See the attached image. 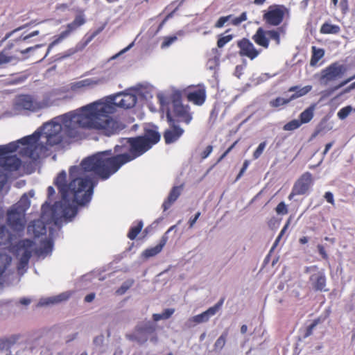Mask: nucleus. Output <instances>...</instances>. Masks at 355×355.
<instances>
[{
	"mask_svg": "<svg viewBox=\"0 0 355 355\" xmlns=\"http://www.w3.org/2000/svg\"><path fill=\"white\" fill-rule=\"evenodd\" d=\"M87 202L79 203L75 200L72 196H69L62 200L55 202L51 207L52 214L57 218H71L76 216L77 213V205H85Z\"/></svg>",
	"mask_w": 355,
	"mask_h": 355,
	"instance_id": "nucleus-5",
	"label": "nucleus"
},
{
	"mask_svg": "<svg viewBox=\"0 0 355 355\" xmlns=\"http://www.w3.org/2000/svg\"><path fill=\"white\" fill-rule=\"evenodd\" d=\"M17 147L18 146L13 143H10L6 146H0V155L14 152L17 150Z\"/></svg>",
	"mask_w": 355,
	"mask_h": 355,
	"instance_id": "nucleus-40",
	"label": "nucleus"
},
{
	"mask_svg": "<svg viewBox=\"0 0 355 355\" xmlns=\"http://www.w3.org/2000/svg\"><path fill=\"white\" fill-rule=\"evenodd\" d=\"M200 212L198 211L197 212L195 216L193 217H191L189 220V228H192L193 227V225H195V223H196L197 220L198 219V218L200 217Z\"/></svg>",
	"mask_w": 355,
	"mask_h": 355,
	"instance_id": "nucleus-59",
	"label": "nucleus"
},
{
	"mask_svg": "<svg viewBox=\"0 0 355 355\" xmlns=\"http://www.w3.org/2000/svg\"><path fill=\"white\" fill-rule=\"evenodd\" d=\"M311 58L310 60V64L311 66H315L319 60L324 55V50L323 49L317 48L315 46L311 47Z\"/></svg>",
	"mask_w": 355,
	"mask_h": 355,
	"instance_id": "nucleus-30",
	"label": "nucleus"
},
{
	"mask_svg": "<svg viewBox=\"0 0 355 355\" xmlns=\"http://www.w3.org/2000/svg\"><path fill=\"white\" fill-rule=\"evenodd\" d=\"M232 35H219L217 40V46L220 49L223 48L226 44L233 39Z\"/></svg>",
	"mask_w": 355,
	"mask_h": 355,
	"instance_id": "nucleus-39",
	"label": "nucleus"
},
{
	"mask_svg": "<svg viewBox=\"0 0 355 355\" xmlns=\"http://www.w3.org/2000/svg\"><path fill=\"white\" fill-rule=\"evenodd\" d=\"M137 101V98L135 94L131 93H119L114 95L112 98L111 103L105 102H94L93 103H103L107 104L112 107V112L107 113L106 116L107 118H110L112 120L116 121L121 126L114 135L118 134L121 130L125 128V125L119 120L112 117L110 114H113L116 111L115 107H118L123 109H130L133 107Z\"/></svg>",
	"mask_w": 355,
	"mask_h": 355,
	"instance_id": "nucleus-4",
	"label": "nucleus"
},
{
	"mask_svg": "<svg viewBox=\"0 0 355 355\" xmlns=\"http://www.w3.org/2000/svg\"><path fill=\"white\" fill-rule=\"evenodd\" d=\"M171 102L174 116L177 117L179 121L186 124L190 123L193 119L192 113L190 112L189 105H184L182 103V95L180 92L173 93Z\"/></svg>",
	"mask_w": 355,
	"mask_h": 355,
	"instance_id": "nucleus-7",
	"label": "nucleus"
},
{
	"mask_svg": "<svg viewBox=\"0 0 355 355\" xmlns=\"http://www.w3.org/2000/svg\"><path fill=\"white\" fill-rule=\"evenodd\" d=\"M352 110L353 108L351 105L345 106L338 111L337 116L341 120L345 119Z\"/></svg>",
	"mask_w": 355,
	"mask_h": 355,
	"instance_id": "nucleus-42",
	"label": "nucleus"
},
{
	"mask_svg": "<svg viewBox=\"0 0 355 355\" xmlns=\"http://www.w3.org/2000/svg\"><path fill=\"white\" fill-rule=\"evenodd\" d=\"M42 46V45L37 44V45H35V46L28 47V48H26L24 50L21 51V53L22 54H26V53H28V52H30V51H33V50H34L35 49L41 47Z\"/></svg>",
	"mask_w": 355,
	"mask_h": 355,
	"instance_id": "nucleus-64",
	"label": "nucleus"
},
{
	"mask_svg": "<svg viewBox=\"0 0 355 355\" xmlns=\"http://www.w3.org/2000/svg\"><path fill=\"white\" fill-rule=\"evenodd\" d=\"M175 312L173 309H166L162 313L164 320L169 318Z\"/></svg>",
	"mask_w": 355,
	"mask_h": 355,
	"instance_id": "nucleus-60",
	"label": "nucleus"
},
{
	"mask_svg": "<svg viewBox=\"0 0 355 355\" xmlns=\"http://www.w3.org/2000/svg\"><path fill=\"white\" fill-rule=\"evenodd\" d=\"M110 112L112 107L107 104L89 103L66 113L61 116L62 124L54 121L46 123L43 132H35L19 139V143L26 146L22 153L36 161L49 147L64 148L72 142L89 138L92 133L104 137L114 135L121 126L107 117L106 114Z\"/></svg>",
	"mask_w": 355,
	"mask_h": 355,
	"instance_id": "nucleus-1",
	"label": "nucleus"
},
{
	"mask_svg": "<svg viewBox=\"0 0 355 355\" xmlns=\"http://www.w3.org/2000/svg\"><path fill=\"white\" fill-rule=\"evenodd\" d=\"M8 230L4 225L0 226V244L3 243L6 240V235Z\"/></svg>",
	"mask_w": 355,
	"mask_h": 355,
	"instance_id": "nucleus-52",
	"label": "nucleus"
},
{
	"mask_svg": "<svg viewBox=\"0 0 355 355\" xmlns=\"http://www.w3.org/2000/svg\"><path fill=\"white\" fill-rule=\"evenodd\" d=\"M354 79H355V74H354L353 76H352V77H350V78H347V80H345L343 81L342 83H340V84H339V85L336 87V89H338V88H340V87H343L344 85H345L346 84H347L348 83H349L350 81H352V80H354Z\"/></svg>",
	"mask_w": 355,
	"mask_h": 355,
	"instance_id": "nucleus-62",
	"label": "nucleus"
},
{
	"mask_svg": "<svg viewBox=\"0 0 355 355\" xmlns=\"http://www.w3.org/2000/svg\"><path fill=\"white\" fill-rule=\"evenodd\" d=\"M291 218H289L288 219V220L286 221V224L284 225V226L283 227V228L282 229V230L280 231L278 236L277 237L274 244H273V246H272V249H274L279 243V242L280 241L282 237L284 236V234H285V232H286V230H288L289 225H290V223H291Z\"/></svg>",
	"mask_w": 355,
	"mask_h": 355,
	"instance_id": "nucleus-43",
	"label": "nucleus"
},
{
	"mask_svg": "<svg viewBox=\"0 0 355 355\" xmlns=\"http://www.w3.org/2000/svg\"><path fill=\"white\" fill-rule=\"evenodd\" d=\"M313 184L312 174L310 172L304 173L294 183L288 198L291 200L295 196L306 194Z\"/></svg>",
	"mask_w": 355,
	"mask_h": 355,
	"instance_id": "nucleus-10",
	"label": "nucleus"
},
{
	"mask_svg": "<svg viewBox=\"0 0 355 355\" xmlns=\"http://www.w3.org/2000/svg\"><path fill=\"white\" fill-rule=\"evenodd\" d=\"M317 103H312L300 113L299 120L302 124L308 123L313 119Z\"/></svg>",
	"mask_w": 355,
	"mask_h": 355,
	"instance_id": "nucleus-26",
	"label": "nucleus"
},
{
	"mask_svg": "<svg viewBox=\"0 0 355 355\" xmlns=\"http://www.w3.org/2000/svg\"><path fill=\"white\" fill-rule=\"evenodd\" d=\"M166 116L169 128L164 131L163 137L165 143L170 144L177 141L184 134V130L179 125L175 124V121L169 109L166 112Z\"/></svg>",
	"mask_w": 355,
	"mask_h": 355,
	"instance_id": "nucleus-11",
	"label": "nucleus"
},
{
	"mask_svg": "<svg viewBox=\"0 0 355 355\" xmlns=\"http://www.w3.org/2000/svg\"><path fill=\"white\" fill-rule=\"evenodd\" d=\"M103 29H104V26H101V27L98 28V29H96V31H94L89 35H86L85 44H87L90 42H92L96 36H97L101 32L103 31Z\"/></svg>",
	"mask_w": 355,
	"mask_h": 355,
	"instance_id": "nucleus-51",
	"label": "nucleus"
},
{
	"mask_svg": "<svg viewBox=\"0 0 355 355\" xmlns=\"http://www.w3.org/2000/svg\"><path fill=\"white\" fill-rule=\"evenodd\" d=\"M174 227L175 226H172L168 230V231L162 236L159 241V243L156 246L148 248L146 250H144V252H143L144 256L146 258H149L159 254L162 250L163 248L164 247L168 241V236H166V234L171 230H172L174 228Z\"/></svg>",
	"mask_w": 355,
	"mask_h": 355,
	"instance_id": "nucleus-21",
	"label": "nucleus"
},
{
	"mask_svg": "<svg viewBox=\"0 0 355 355\" xmlns=\"http://www.w3.org/2000/svg\"><path fill=\"white\" fill-rule=\"evenodd\" d=\"M248 19L246 12H242L239 17L232 18L231 24L234 26H239Z\"/></svg>",
	"mask_w": 355,
	"mask_h": 355,
	"instance_id": "nucleus-44",
	"label": "nucleus"
},
{
	"mask_svg": "<svg viewBox=\"0 0 355 355\" xmlns=\"http://www.w3.org/2000/svg\"><path fill=\"white\" fill-rule=\"evenodd\" d=\"M275 211L279 215H286L288 214V210L284 202H281L276 207Z\"/></svg>",
	"mask_w": 355,
	"mask_h": 355,
	"instance_id": "nucleus-48",
	"label": "nucleus"
},
{
	"mask_svg": "<svg viewBox=\"0 0 355 355\" xmlns=\"http://www.w3.org/2000/svg\"><path fill=\"white\" fill-rule=\"evenodd\" d=\"M12 46H7L0 51V69L7 68L10 64L18 62V58L10 50Z\"/></svg>",
	"mask_w": 355,
	"mask_h": 355,
	"instance_id": "nucleus-18",
	"label": "nucleus"
},
{
	"mask_svg": "<svg viewBox=\"0 0 355 355\" xmlns=\"http://www.w3.org/2000/svg\"><path fill=\"white\" fill-rule=\"evenodd\" d=\"M128 339L132 341H136L140 345H143L148 340V337L145 334H139L135 331V333L128 336Z\"/></svg>",
	"mask_w": 355,
	"mask_h": 355,
	"instance_id": "nucleus-34",
	"label": "nucleus"
},
{
	"mask_svg": "<svg viewBox=\"0 0 355 355\" xmlns=\"http://www.w3.org/2000/svg\"><path fill=\"white\" fill-rule=\"evenodd\" d=\"M183 190V185L173 187L169 192L167 198L162 204L164 211L168 209L173 203H174L181 195Z\"/></svg>",
	"mask_w": 355,
	"mask_h": 355,
	"instance_id": "nucleus-22",
	"label": "nucleus"
},
{
	"mask_svg": "<svg viewBox=\"0 0 355 355\" xmlns=\"http://www.w3.org/2000/svg\"><path fill=\"white\" fill-rule=\"evenodd\" d=\"M232 18V15L227 16L220 17L214 24V27L216 28H223L226 22Z\"/></svg>",
	"mask_w": 355,
	"mask_h": 355,
	"instance_id": "nucleus-45",
	"label": "nucleus"
},
{
	"mask_svg": "<svg viewBox=\"0 0 355 355\" xmlns=\"http://www.w3.org/2000/svg\"><path fill=\"white\" fill-rule=\"evenodd\" d=\"M42 248L40 250L41 254L50 253L53 250V241L51 240H45L42 243Z\"/></svg>",
	"mask_w": 355,
	"mask_h": 355,
	"instance_id": "nucleus-41",
	"label": "nucleus"
},
{
	"mask_svg": "<svg viewBox=\"0 0 355 355\" xmlns=\"http://www.w3.org/2000/svg\"><path fill=\"white\" fill-rule=\"evenodd\" d=\"M94 298H95V293H91L85 297L84 300L85 302H91L94 300Z\"/></svg>",
	"mask_w": 355,
	"mask_h": 355,
	"instance_id": "nucleus-63",
	"label": "nucleus"
},
{
	"mask_svg": "<svg viewBox=\"0 0 355 355\" xmlns=\"http://www.w3.org/2000/svg\"><path fill=\"white\" fill-rule=\"evenodd\" d=\"M30 207V200L26 194H24L20 200L12 207L25 214Z\"/></svg>",
	"mask_w": 355,
	"mask_h": 355,
	"instance_id": "nucleus-31",
	"label": "nucleus"
},
{
	"mask_svg": "<svg viewBox=\"0 0 355 355\" xmlns=\"http://www.w3.org/2000/svg\"><path fill=\"white\" fill-rule=\"evenodd\" d=\"M7 223L14 231L23 230L25 226V214L12 207L7 213Z\"/></svg>",
	"mask_w": 355,
	"mask_h": 355,
	"instance_id": "nucleus-13",
	"label": "nucleus"
},
{
	"mask_svg": "<svg viewBox=\"0 0 355 355\" xmlns=\"http://www.w3.org/2000/svg\"><path fill=\"white\" fill-rule=\"evenodd\" d=\"M133 282H124L116 291L117 295H123L132 286Z\"/></svg>",
	"mask_w": 355,
	"mask_h": 355,
	"instance_id": "nucleus-49",
	"label": "nucleus"
},
{
	"mask_svg": "<svg viewBox=\"0 0 355 355\" xmlns=\"http://www.w3.org/2000/svg\"><path fill=\"white\" fill-rule=\"evenodd\" d=\"M321 322H322L321 319L320 318H318L315 319L310 325L307 326L304 329V335H303L304 338H308L309 336H310L311 335H312L313 331L315 329V327L318 324H320Z\"/></svg>",
	"mask_w": 355,
	"mask_h": 355,
	"instance_id": "nucleus-38",
	"label": "nucleus"
},
{
	"mask_svg": "<svg viewBox=\"0 0 355 355\" xmlns=\"http://www.w3.org/2000/svg\"><path fill=\"white\" fill-rule=\"evenodd\" d=\"M228 336V330L226 329L225 331L223 332V334L220 335V336L216 340L214 344V348L215 349H222L223 347L225 345L226 339Z\"/></svg>",
	"mask_w": 355,
	"mask_h": 355,
	"instance_id": "nucleus-36",
	"label": "nucleus"
},
{
	"mask_svg": "<svg viewBox=\"0 0 355 355\" xmlns=\"http://www.w3.org/2000/svg\"><path fill=\"white\" fill-rule=\"evenodd\" d=\"M141 137L146 141L149 149L160 139V135L155 129H145L144 135Z\"/></svg>",
	"mask_w": 355,
	"mask_h": 355,
	"instance_id": "nucleus-24",
	"label": "nucleus"
},
{
	"mask_svg": "<svg viewBox=\"0 0 355 355\" xmlns=\"http://www.w3.org/2000/svg\"><path fill=\"white\" fill-rule=\"evenodd\" d=\"M324 199L332 205H335L334 194L331 191L325 192L324 195Z\"/></svg>",
	"mask_w": 355,
	"mask_h": 355,
	"instance_id": "nucleus-54",
	"label": "nucleus"
},
{
	"mask_svg": "<svg viewBox=\"0 0 355 355\" xmlns=\"http://www.w3.org/2000/svg\"><path fill=\"white\" fill-rule=\"evenodd\" d=\"M340 7L343 14H345L349 10L348 0H340Z\"/></svg>",
	"mask_w": 355,
	"mask_h": 355,
	"instance_id": "nucleus-57",
	"label": "nucleus"
},
{
	"mask_svg": "<svg viewBox=\"0 0 355 355\" xmlns=\"http://www.w3.org/2000/svg\"><path fill=\"white\" fill-rule=\"evenodd\" d=\"M252 39L258 46L268 49L270 40H274L277 45L280 44V33L277 30H265L259 27L252 35Z\"/></svg>",
	"mask_w": 355,
	"mask_h": 355,
	"instance_id": "nucleus-9",
	"label": "nucleus"
},
{
	"mask_svg": "<svg viewBox=\"0 0 355 355\" xmlns=\"http://www.w3.org/2000/svg\"><path fill=\"white\" fill-rule=\"evenodd\" d=\"M237 46L239 49V55L247 57L250 60H254L260 53V51L254 47V44L245 37L237 42Z\"/></svg>",
	"mask_w": 355,
	"mask_h": 355,
	"instance_id": "nucleus-15",
	"label": "nucleus"
},
{
	"mask_svg": "<svg viewBox=\"0 0 355 355\" xmlns=\"http://www.w3.org/2000/svg\"><path fill=\"white\" fill-rule=\"evenodd\" d=\"M291 102L290 98H284L282 97H277L269 102L270 106L274 108L279 107L287 105Z\"/></svg>",
	"mask_w": 355,
	"mask_h": 355,
	"instance_id": "nucleus-35",
	"label": "nucleus"
},
{
	"mask_svg": "<svg viewBox=\"0 0 355 355\" xmlns=\"http://www.w3.org/2000/svg\"><path fill=\"white\" fill-rule=\"evenodd\" d=\"M289 10L284 5L273 4L270 6L263 15V20L271 26H278L284 21Z\"/></svg>",
	"mask_w": 355,
	"mask_h": 355,
	"instance_id": "nucleus-6",
	"label": "nucleus"
},
{
	"mask_svg": "<svg viewBox=\"0 0 355 355\" xmlns=\"http://www.w3.org/2000/svg\"><path fill=\"white\" fill-rule=\"evenodd\" d=\"M19 336L14 335L9 338L0 339V349H10L17 341Z\"/></svg>",
	"mask_w": 355,
	"mask_h": 355,
	"instance_id": "nucleus-33",
	"label": "nucleus"
},
{
	"mask_svg": "<svg viewBox=\"0 0 355 355\" xmlns=\"http://www.w3.org/2000/svg\"><path fill=\"white\" fill-rule=\"evenodd\" d=\"M144 224L141 220L137 221L133 224V225L130 228V230L128 233L127 236L130 240H135L137 235L141 232L143 228Z\"/></svg>",
	"mask_w": 355,
	"mask_h": 355,
	"instance_id": "nucleus-32",
	"label": "nucleus"
},
{
	"mask_svg": "<svg viewBox=\"0 0 355 355\" xmlns=\"http://www.w3.org/2000/svg\"><path fill=\"white\" fill-rule=\"evenodd\" d=\"M346 71L347 68L345 65L334 62L322 70L320 78V83L327 85L330 82L341 78Z\"/></svg>",
	"mask_w": 355,
	"mask_h": 355,
	"instance_id": "nucleus-12",
	"label": "nucleus"
},
{
	"mask_svg": "<svg viewBox=\"0 0 355 355\" xmlns=\"http://www.w3.org/2000/svg\"><path fill=\"white\" fill-rule=\"evenodd\" d=\"M82 171L89 172L84 169L80 163V167L72 166L69 169V177L71 181L66 183L67 174L63 171L58 173L54 184L64 198L69 196L79 203L89 202L93 194L94 184L89 178H82L77 177L82 173ZM92 173V171H90ZM94 174H95L93 172Z\"/></svg>",
	"mask_w": 355,
	"mask_h": 355,
	"instance_id": "nucleus-3",
	"label": "nucleus"
},
{
	"mask_svg": "<svg viewBox=\"0 0 355 355\" xmlns=\"http://www.w3.org/2000/svg\"><path fill=\"white\" fill-rule=\"evenodd\" d=\"M213 147L211 145H209L206 147V148L201 153V158L202 159H206L212 152Z\"/></svg>",
	"mask_w": 355,
	"mask_h": 355,
	"instance_id": "nucleus-55",
	"label": "nucleus"
},
{
	"mask_svg": "<svg viewBox=\"0 0 355 355\" xmlns=\"http://www.w3.org/2000/svg\"><path fill=\"white\" fill-rule=\"evenodd\" d=\"M103 83V78H85L71 83L69 85V90L73 92H80L86 89H92Z\"/></svg>",
	"mask_w": 355,
	"mask_h": 355,
	"instance_id": "nucleus-14",
	"label": "nucleus"
},
{
	"mask_svg": "<svg viewBox=\"0 0 355 355\" xmlns=\"http://www.w3.org/2000/svg\"><path fill=\"white\" fill-rule=\"evenodd\" d=\"M266 146V141H263L259 144V145L258 146L257 149L253 153V158L254 159H258L261 155Z\"/></svg>",
	"mask_w": 355,
	"mask_h": 355,
	"instance_id": "nucleus-47",
	"label": "nucleus"
},
{
	"mask_svg": "<svg viewBox=\"0 0 355 355\" xmlns=\"http://www.w3.org/2000/svg\"><path fill=\"white\" fill-rule=\"evenodd\" d=\"M249 166V161L248 160H245L244 162H243V166L242 168H241L236 180H239L241 178V176L243 175V173H245V171H246V169L248 168Z\"/></svg>",
	"mask_w": 355,
	"mask_h": 355,
	"instance_id": "nucleus-58",
	"label": "nucleus"
},
{
	"mask_svg": "<svg viewBox=\"0 0 355 355\" xmlns=\"http://www.w3.org/2000/svg\"><path fill=\"white\" fill-rule=\"evenodd\" d=\"M86 21L84 11L80 10L76 15L74 19L67 25L66 30L63 31L58 37L49 45L46 53L43 58L49 54L54 46L60 43L64 38L67 37L72 32L76 31L78 28L84 25L86 23Z\"/></svg>",
	"mask_w": 355,
	"mask_h": 355,
	"instance_id": "nucleus-8",
	"label": "nucleus"
},
{
	"mask_svg": "<svg viewBox=\"0 0 355 355\" xmlns=\"http://www.w3.org/2000/svg\"><path fill=\"white\" fill-rule=\"evenodd\" d=\"M187 98L196 105H202L206 99V90L204 87H200L187 93Z\"/></svg>",
	"mask_w": 355,
	"mask_h": 355,
	"instance_id": "nucleus-19",
	"label": "nucleus"
},
{
	"mask_svg": "<svg viewBox=\"0 0 355 355\" xmlns=\"http://www.w3.org/2000/svg\"><path fill=\"white\" fill-rule=\"evenodd\" d=\"M238 141H234L218 158V162H221L227 155L228 153L235 147Z\"/></svg>",
	"mask_w": 355,
	"mask_h": 355,
	"instance_id": "nucleus-53",
	"label": "nucleus"
},
{
	"mask_svg": "<svg viewBox=\"0 0 355 355\" xmlns=\"http://www.w3.org/2000/svg\"><path fill=\"white\" fill-rule=\"evenodd\" d=\"M319 254L321 255L322 259L327 260L329 259L328 254L324 249V247L320 244L317 246Z\"/></svg>",
	"mask_w": 355,
	"mask_h": 355,
	"instance_id": "nucleus-56",
	"label": "nucleus"
},
{
	"mask_svg": "<svg viewBox=\"0 0 355 355\" xmlns=\"http://www.w3.org/2000/svg\"><path fill=\"white\" fill-rule=\"evenodd\" d=\"M302 123L300 122L299 119H293L289 122L286 123L284 125L283 129L285 131H293L298 129L302 125Z\"/></svg>",
	"mask_w": 355,
	"mask_h": 355,
	"instance_id": "nucleus-37",
	"label": "nucleus"
},
{
	"mask_svg": "<svg viewBox=\"0 0 355 355\" xmlns=\"http://www.w3.org/2000/svg\"><path fill=\"white\" fill-rule=\"evenodd\" d=\"M20 164L21 161L19 159L16 157H8L4 159L3 166L6 169L13 171H17L19 168Z\"/></svg>",
	"mask_w": 355,
	"mask_h": 355,
	"instance_id": "nucleus-28",
	"label": "nucleus"
},
{
	"mask_svg": "<svg viewBox=\"0 0 355 355\" xmlns=\"http://www.w3.org/2000/svg\"><path fill=\"white\" fill-rule=\"evenodd\" d=\"M311 89H312L311 85H306L303 87H300L298 85L292 86L288 89V92H294L295 93L293 94L289 97V98H290L291 101H292L296 98H298L300 97L305 96L309 92H311Z\"/></svg>",
	"mask_w": 355,
	"mask_h": 355,
	"instance_id": "nucleus-25",
	"label": "nucleus"
},
{
	"mask_svg": "<svg viewBox=\"0 0 355 355\" xmlns=\"http://www.w3.org/2000/svg\"><path fill=\"white\" fill-rule=\"evenodd\" d=\"M28 262H29V260H26V259L20 258L19 263H18L17 269L21 270V269L26 268L28 266Z\"/></svg>",
	"mask_w": 355,
	"mask_h": 355,
	"instance_id": "nucleus-61",
	"label": "nucleus"
},
{
	"mask_svg": "<svg viewBox=\"0 0 355 355\" xmlns=\"http://www.w3.org/2000/svg\"><path fill=\"white\" fill-rule=\"evenodd\" d=\"M178 40V37L175 35L165 37L163 39V42L161 44L162 49H165L171 45L174 42Z\"/></svg>",
	"mask_w": 355,
	"mask_h": 355,
	"instance_id": "nucleus-46",
	"label": "nucleus"
},
{
	"mask_svg": "<svg viewBox=\"0 0 355 355\" xmlns=\"http://www.w3.org/2000/svg\"><path fill=\"white\" fill-rule=\"evenodd\" d=\"M149 150L142 137L121 138L120 144L114 147L119 155L111 156L112 150H105L88 157L82 161L85 170L92 171L102 180L108 179L121 166L141 156Z\"/></svg>",
	"mask_w": 355,
	"mask_h": 355,
	"instance_id": "nucleus-2",
	"label": "nucleus"
},
{
	"mask_svg": "<svg viewBox=\"0 0 355 355\" xmlns=\"http://www.w3.org/2000/svg\"><path fill=\"white\" fill-rule=\"evenodd\" d=\"M68 297H65L64 296V294H62V295H60L55 297H53L52 299H48L45 302H40V304L44 305V304H54V303H57V302H61L64 300H66Z\"/></svg>",
	"mask_w": 355,
	"mask_h": 355,
	"instance_id": "nucleus-50",
	"label": "nucleus"
},
{
	"mask_svg": "<svg viewBox=\"0 0 355 355\" xmlns=\"http://www.w3.org/2000/svg\"><path fill=\"white\" fill-rule=\"evenodd\" d=\"M340 31L338 25L332 24L329 22H324L320 27V32L321 34H338Z\"/></svg>",
	"mask_w": 355,
	"mask_h": 355,
	"instance_id": "nucleus-29",
	"label": "nucleus"
},
{
	"mask_svg": "<svg viewBox=\"0 0 355 355\" xmlns=\"http://www.w3.org/2000/svg\"><path fill=\"white\" fill-rule=\"evenodd\" d=\"M225 298L222 297L214 306L209 308L207 311L200 314L191 317L189 318V321L194 324L207 322L211 316L214 315L218 311L223 304Z\"/></svg>",
	"mask_w": 355,
	"mask_h": 355,
	"instance_id": "nucleus-16",
	"label": "nucleus"
},
{
	"mask_svg": "<svg viewBox=\"0 0 355 355\" xmlns=\"http://www.w3.org/2000/svg\"><path fill=\"white\" fill-rule=\"evenodd\" d=\"M309 281L312 288L315 291H327L325 289L327 285V277L323 270L318 271L316 273L311 275Z\"/></svg>",
	"mask_w": 355,
	"mask_h": 355,
	"instance_id": "nucleus-17",
	"label": "nucleus"
},
{
	"mask_svg": "<svg viewBox=\"0 0 355 355\" xmlns=\"http://www.w3.org/2000/svg\"><path fill=\"white\" fill-rule=\"evenodd\" d=\"M157 329V325L151 321H147L138 324L136 327V331L139 334H153Z\"/></svg>",
	"mask_w": 355,
	"mask_h": 355,
	"instance_id": "nucleus-27",
	"label": "nucleus"
},
{
	"mask_svg": "<svg viewBox=\"0 0 355 355\" xmlns=\"http://www.w3.org/2000/svg\"><path fill=\"white\" fill-rule=\"evenodd\" d=\"M16 107L19 110L35 111L37 104L29 95H21L17 97L15 103Z\"/></svg>",
	"mask_w": 355,
	"mask_h": 355,
	"instance_id": "nucleus-20",
	"label": "nucleus"
},
{
	"mask_svg": "<svg viewBox=\"0 0 355 355\" xmlns=\"http://www.w3.org/2000/svg\"><path fill=\"white\" fill-rule=\"evenodd\" d=\"M33 245H34V242L32 240H30V239L22 240L19 243V247H18L19 250L22 251L20 258L26 259V260H30V259L32 256V250H33Z\"/></svg>",
	"mask_w": 355,
	"mask_h": 355,
	"instance_id": "nucleus-23",
	"label": "nucleus"
}]
</instances>
